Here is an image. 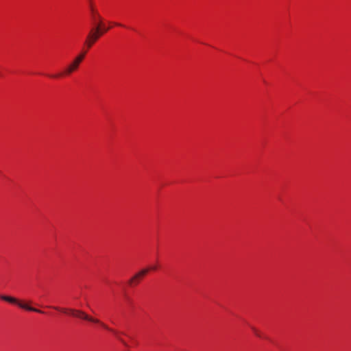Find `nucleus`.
<instances>
[{"mask_svg":"<svg viewBox=\"0 0 351 351\" xmlns=\"http://www.w3.org/2000/svg\"><path fill=\"white\" fill-rule=\"evenodd\" d=\"M48 307L52 308L57 311H60L62 313L68 312L71 315H72L73 316H74L75 317H78L82 319H84V320L88 321V322L94 323V324H99L102 328L112 332L121 341L123 342V343L125 344V343L119 337V336H118L119 332L117 331H116L112 328H110L106 324L101 322L99 319L88 315L85 312H84L81 310H77V309H75V308H60L58 306H48Z\"/></svg>","mask_w":351,"mask_h":351,"instance_id":"obj_1","label":"nucleus"},{"mask_svg":"<svg viewBox=\"0 0 351 351\" xmlns=\"http://www.w3.org/2000/svg\"><path fill=\"white\" fill-rule=\"evenodd\" d=\"M86 51H83L81 53H80L73 60V61L68 66V67L65 69L64 72L63 73H59L56 75H50L51 77L56 78L58 77L62 76V75H69L75 70L77 69L79 67L80 64L84 60L85 56H86Z\"/></svg>","mask_w":351,"mask_h":351,"instance_id":"obj_2","label":"nucleus"},{"mask_svg":"<svg viewBox=\"0 0 351 351\" xmlns=\"http://www.w3.org/2000/svg\"><path fill=\"white\" fill-rule=\"evenodd\" d=\"M0 299H1L2 300H4L5 302H8L9 303H11V304H16L21 308H24L27 311H34V312H36V313H43L42 311H40L39 309L31 307L27 304H23V303L19 302L17 299H16L15 298L11 297V296L1 295Z\"/></svg>","mask_w":351,"mask_h":351,"instance_id":"obj_3","label":"nucleus"},{"mask_svg":"<svg viewBox=\"0 0 351 351\" xmlns=\"http://www.w3.org/2000/svg\"><path fill=\"white\" fill-rule=\"evenodd\" d=\"M101 31V29L99 25L95 26L90 29L85 42V44L88 46V48L91 47L99 38Z\"/></svg>","mask_w":351,"mask_h":351,"instance_id":"obj_4","label":"nucleus"},{"mask_svg":"<svg viewBox=\"0 0 351 351\" xmlns=\"http://www.w3.org/2000/svg\"><path fill=\"white\" fill-rule=\"evenodd\" d=\"M149 271V269H143L137 274H136L130 280L129 284L132 285L134 282H136L137 280H138L140 278H142L145 275H146Z\"/></svg>","mask_w":351,"mask_h":351,"instance_id":"obj_5","label":"nucleus"},{"mask_svg":"<svg viewBox=\"0 0 351 351\" xmlns=\"http://www.w3.org/2000/svg\"><path fill=\"white\" fill-rule=\"evenodd\" d=\"M92 12L93 14V20L95 21V25H96L97 23H96V21H98V23H102L101 22V16L97 14L93 9H92Z\"/></svg>","mask_w":351,"mask_h":351,"instance_id":"obj_6","label":"nucleus"},{"mask_svg":"<svg viewBox=\"0 0 351 351\" xmlns=\"http://www.w3.org/2000/svg\"><path fill=\"white\" fill-rule=\"evenodd\" d=\"M100 25V28L101 29L100 36L102 35L104 32H106L109 29V28L104 27L102 25V23H97V24L96 25Z\"/></svg>","mask_w":351,"mask_h":351,"instance_id":"obj_7","label":"nucleus"},{"mask_svg":"<svg viewBox=\"0 0 351 351\" xmlns=\"http://www.w3.org/2000/svg\"><path fill=\"white\" fill-rule=\"evenodd\" d=\"M252 329L257 336H260L259 332L255 328H252Z\"/></svg>","mask_w":351,"mask_h":351,"instance_id":"obj_8","label":"nucleus"},{"mask_svg":"<svg viewBox=\"0 0 351 351\" xmlns=\"http://www.w3.org/2000/svg\"><path fill=\"white\" fill-rule=\"evenodd\" d=\"M252 329L257 336H260L259 332L255 328H252Z\"/></svg>","mask_w":351,"mask_h":351,"instance_id":"obj_9","label":"nucleus"},{"mask_svg":"<svg viewBox=\"0 0 351 351\" xmlns=\"http://www.w3.org/2000/svg\"><path fill=\"white\" fill-rule=\"evenodd\" d=\"M252 329L257 336H260L259 332L255 328H252Z\"/></svg>","mask_w":351,"mask_h":351,"instance_id":"obj_10","label":"nucleus"},{"mask_svg":"<svg viewBox=\"0 0 351 351\" xmlns=\"http://www.w3.org/2000/svg\"><path fill=\"white\" fill-rule=\"evenodd\" d=\"M148 269H149V271L150 269L156 270V266H153V267H150V268H148Z\"/></svg>","mask_w":351,"mask_h":351,"instance_id":"obj_11","label":"nucleus"},{"mask_svg":"<svg viewBox=\"0 0 351 351\" xmlns=\"http://www.w3.org/2000/svg\"><path fill=\"white\" fill-rule=\"evenodd\" d=\"M116 25H118V26H122V25L119 24V23H115Z\"/></svg>","mask_w":351,"mask_h":351,"instance_id":"obj_12","label":"nucleus"}]
</instances>
